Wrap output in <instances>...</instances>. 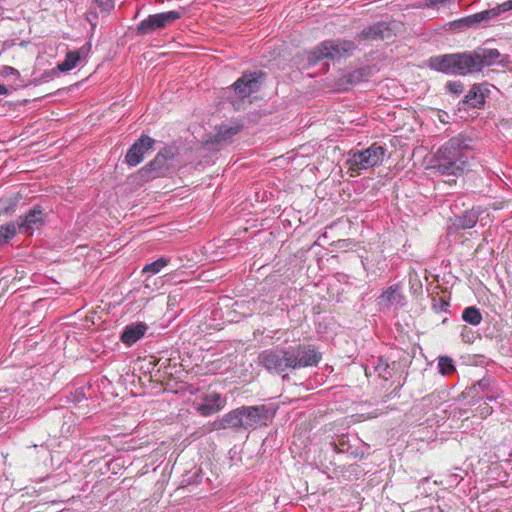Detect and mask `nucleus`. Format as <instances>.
Returning a JSON list of instances; mask_svg holds the SVG:
<instances>
[{"instance_id":"f257e3e1","label":"nucleus","mask_w":512,"mask_h":512,"mask_svg":"<svg viewBox=\"0 0 512 512\" xmlns=\"http://www.w3.org/2000/svg\"><path fill=\"white\" fill-rule=\"evenodd\" d=\"M470 147L461 136L446 141L436 152V171L441 175L462 176L468 169Z\"/></svg>"},{"instance_id":"f03ea898","label":"nucleus","mask_w":512,"mask_h":512,"mask_svg":"<svg viewBox=\"0 0 512 512\" xmlns=\"http://www.w3.org/2000/svg\"><path fill=\"white\" fill-rule=\"evenodd\" d=\"M275 412H272L266 405L241 406L223 415L218 423L220 429H255L260 426H266L273 418Z\"/></svg>"},{"instance_id":"7ed1b4c3","label":"nucleus","mask_w":512,"mask_h":512,"mask_svg":"<svg viewBox=\"0 0 512 512\" xmlns=\"http://www.w3.org/2000/svg\"><path fill=\"white\" fill-rule=\"evenodd\" d=\"M385 157L386 149L376 143L363 151L350 152L346 160V165L349 171H351L350 176L360 175L363 170L381 165Z\"/></svg>"},{"instance_id":"20e7f679","label":"nucleus","mask_w":512,"mask_h":512,"mask_svg":"<svg viewBox=\"0 0 512 512\" xmlns=\"http://www.w3.org/2000/svg\"><path fill=\"white\" fill-rule=\"evenodd\" d=\"M355 49V43L350 40L324 41L309 52L308 61L315 64L324 58L338 60L350 55Z\"/></svg>"},{"instance_id":"39448f33","label":"nucleus","mask_w":512,"mask_h":512,"mask_svg":"<svg viewBox=\"0 0 512 512\" xmlns=\"http://www.w3.org/2000/svg\"><path fill=\"white\" fill-rule=\"evenodd\" d=\"M287 350L288 362L292 370L317 366L322 359V354L312 345L299 344Z\"/></svg>"},{"instance_id":"423d86ee","label":"nucleus","mask_w":512,"mask_h":512,"mask_svg":"<svg viewBox=\"0 0 512 512\" xmlns=\"http://www.w3.org/2000/svg\"><path fill=\"white\" fill-rule=\"evenodd\" d=\"M181 17V12L172 10L158 14L149 15L142 20L137 28V35H147L155 30L163 29Z\"/></svg>"},{"instance_id":"0eeeda50","label":"nucleus","mask_w":512,"mask_h":512,"mask_svg":"<svg viewBox=\"0 0 512 512\" xmlns=\"http://www.w3.org/2000/svg\"><path fill=\"white\" fill-rule=\"evenodd\" d=\"M259 364L271 373L280 374L290 369L288 350L266 349L258 356Z\"/></svg>"},{"instance_id":"6e6552de","label":"nucleus","mask_w":512,"mask_h":512,"mask_svg":"<svg viewBox=\"0 0 512 512\" xmlns=\"http://www.w3.org/2000/svg\"><path fill=\"white\" fill-rule=\"evenodd\" d=\"M483 64V57L475 52L456 53L455 74L467 75L481 71Z\"/></svg>"},{"instance_id":"1a4fd4ad","label":"nucleus","mask_w":512,"mask_h":512,"mask_svg":"<svg viewBox=\"0 0 512 512\" xmlns=\"http://www.w3.org/2000/svg\"><path fill=\"white\" fill-rule=\"evenodd\" d=\"M262 75V72L244 73L242 77L234 82L231 88L239 98L249 97L252 93L259 90L260 77Z\"/></svg>"},{"instance_id":"9d476101","label":"nucleus","mask_w":512,"mask_h":512,"mask_svg":"<svg viewBox=\"0 0 512 512\" xmlns=\"http://www.w3.org/2000/svg\"><path fill=\"white\" fill-rule=\"evenodd\" d=\"M155 140L147 135H142L128 150L125 160L130 166L138 165L144 158V154L152 148Z\"/></svg>"},{"instance_id":"9b49d317","label":"nucleus","mask_w":512,"mask_h":512,"mask_svg":"<svg viewBox=\"0 0 512 512\" xmlns=\"http://www.w3.org/2000/svg\"><path fill=\"white\" fill-rule=\"evenodd\" d=\"M45 219V213L39 206L32 208L25 217L16 226L20 232L32 233L33 230L39 229Z\"/></svg>"},{"instance_id":"f8f14e48","label":"nucleus","mask_w":512,"mask_h":512,"mask_svg":"<svg viewBox=\"0 0 512 512\" xmlns=\"http://www.w3.org/2000/svg\"><path fill=\"white\" fill-rule=\"evenodd\" d=\"M393 35L390 25L386 22L375 23L361 31L358 38L360 40H384Z\"/></svg>"},{"instance_id":"ddd939ff","label":"nucleus","mask_w":512,"mask_h":512,"mask_svg":"<svg viewBox=\"0 0 512 512\" xmlns=\"http://www.w3.org/2000/svg\"><path fill=\"white\" fill-rule=\"evenodd\" d=\"M174 157V152L172 148H164L161 150L154 160H152L147 166L143 169L149 172H152V177H158L163 174V172L167 169L168 160Z\"/></svg>"},{"instance_id":"4468645a","label":"nucleus","mask_w":512,"mask_h":512,"mask_svg":"<svg viewBox=\"0 0 512 512\" xmlns=\"http://www.w3.org/2000/svg\"><path fill=\"white\" fill-rule=\"evenodd\" d=\"M430 66L440 72L446 74H455L456 70V53L435 56L430 58Z\"/></svg>"},{"instance_id":"2eb2a0df","label":"nucleus","mask_w":512,"mask_h":512,"mask_svg":"<svg viewBox=\"0 0 512 512\" xmlns=\"http://www.w3.org/2000/svg\"><path fill=\"white\" fill-rule=\"evenodd\" d=\"M146 327L144 325L127 326L122 333L121 340L128 345H132L138 341L145 333Z\"/></svg>"},{"instance_id":"dca6fc26","label":"nucleus","mask_w":512,"mask_h":512,"mask_svg":"<svg viewBox=\"0 0 512 512\" xmlns=\"http://www.w3.org/2000/svg\"><path fill=\"white\" fill-rule=\"evenodd\" d=\"M80 59V50L69 51L65 56V60L58 65V69L63 72L70 71L77 66Z\"/></svg>"},{"instance_id":"f3484780","label":"nucleus","mask_w":512,"mask_h":512,"mask_svg":"<svg viewBox=\"0 0 512 512\" xmlns=\"http://www.w3.org/2000/svg\"><path fill=\"white\" fill-rule=\"evenodd\" d=\"M465 102L471 104L474 108H480L484 105L485 100L483 94L480 93V89L474 86L465 96Z\"/></svg>"},{"instance_id":"a211bd4d","label":"nucleus","mask_w":512,"mask_h":512,"mask_svg":"<svg viewBox=\"0 0 512 512\" xmlns=\"http://www.w3.org/2000/svg\"><path fill=\"white\" fill-rule=\"evenodd\" d=\"M462 318L465 322L471 324V325H478L482 321V315L479 311V309L475 307H467L462 314Z\"/></svg>"},{"instance_id":"6ab92c4d","label":"nucleus","mask_w":512,"mask_h":512,"mask_svg":"<svg viewBox=\"0 0 512 512\" xmlns=\"http://www.w3.org/2000/svg\"><path fill=\"white\" fill-rule=\"evenodd\" d=\"M17 233V226L15 223H9L0 226V245L7 243Z\"/></svg>"},{"instance_id":"aec40b11","label":"nucleus","mask_w":512,"mask_h":512,"mask_svg":"<svg viewBox=\"0 0 512 512\" xmlns=\"http://www.w3.org/2000/svg\"><path fill=\"white\" fill-rule=\"evenodd\" d=\"M169 263V259L165 257H161L157 259L156 261L146 264L143 268V273H151V274H157L159 273L164 267H166Z\"/></svg>"},{"instance_id":"412c9836","label":"nucleus","mask_w":512,"mask_h":512,"mask_svg":"<svg viewBox=\"0 0 512 512\" xmlns=\"http://www.w3.org/2000/svg\"><path fill=\"white\" fill-rule=\"evenodd\" d=\"M504 9L502 8V4H498L497 6L490 8L488 10H484L478 12V20L479 22L487 21L490 19H494L498 17L500 14L504 13Z\"/></svg>"},{"instance_id":"4be33fe9","label":"nucleus","mask_w":512,"mask_h":512,"mask_svg":"<svg viewBox=\"0 0 512 512\" xmlns=\"http://www.w3.org/2000/svg\"><path fill=\"white\" fill-rule=\"evenodd\" d=\"M399 290H400V285L399 284H394V285H391L390 287H388L380 296V298L383 300V301H386V302H393V301H396L397 297L400 298L401 295L399 293Z\"/></svg>"},{"instance_id":"5701e85b","label":"nucleus","mask_w":512,"mask_h":512,"mask_svg":"<svg viewBox=\"0 0 512 512\" xmlns=\"http://www.w3.org/2000/svg\"><path fill=\"white\" fill-rule=\"evenodd\" d=\"M223 405L221 403H202L198 406V412L203 416H210L222 409Z\"/></svg>"},{"instance_id":"b1692460","label":"nucleus","mask_w":512,"mask_h":512,"mask_svg":"<svg viewBox=\"0 0 512 512\" xmlns=\"http://www.w3.org/2000/svg\"><path fill=\"white\" fill-rule=\"evenodd\" d=\"M478 221V215L474 211L467 212L463 215V217L460 219L459 227L462 229H469L476 225Z\"/></svg>"},{"instance_id":"393cba45","label":"nucleus","mask_w":512,"mask_h":512,"mask_svg":"<svg viewBox=\"0 0 512 512\" xmlns=\"http://www.w3.org/2000/svg\"><path fill=\"white\" fill-rule=\"evenodd\" d=\"M480 23L478 20V14H472L463 18H460L458 20H455L451 25L453 27L459 28V27H470L474 26L476 24Z\"/></svg>"},{"instance_id":"a878e982","label":"nucleus","mask_w":512,"mask_h":512,"mask_svg":"<svg viewBox=\"0 0 512 512\" xmlns=\"http://www.w3.org/2000/svg\"><path fill=\"white\" fill-rule=\"evenodd\" d=\"M438 368H439V372L443 375H448L455 370L452 359L447 356H443V357L439 358Z\"/></svg>"},{"instance_id":"bb28decb","label":"nucleus","mask_w":512,"mask_h":512,"mask_svg":"<svg viewBox=\"0 0 512 512\" xmlns=\"http://www.w3.org/2000/svg\"><path fill=\"white\" fill-rule=\"evenodd\" d=\"M239 131H240L239 126L228 127V128L220 130L217 137L220 140H225L227 138H230V137L236 135Z\"/></svg>"},{"instance_id":"cd10ccee","label":"nucleus","mask_w":512,"mask_h":512,"mask_svg":"<svg viewBox=\"0 0 512 512\" xmlns=\"http://www.w3.org/2000/svg\"><path fill=\"white\" fill-rule=\"evenodd\" d=\"M446 87L454 94H461L464 90L463 84L460 81H450L447 83Z\"/></svg>"},{"instance_id":"c85d7f7f","label":"nucleus","mask_w":512,"mask_h":512,"mask_svg":"<svg viewBox=\"0 0 512 512\" xmlns=\"http://www.w3.org/2000/svg\"><path fill=\"white\" fill-rule=\"evenodd\" d=\"M101 11L108 13L114 8L113 0H95Z\"/></svg>"},{"instance_id":"c756f323","label":"nucleus","mask_w":512,"mask_h":512,"mask_svg":"<svg viewBox=\"0 0 512 512\" xmlns=\"http://www.w3.org/2000/svg\"><path fill=\"white\" fill-rule=\"evenodd\" d=\"M454 0H427L425 6L428 8H438L441 6L450 5Z\"/></svg>"},{"instance_id":"7c9ffc66","label":"nucleus","mask_w":512,"mask_h":512,"mask_svg":"<svg viewBox=\"0 0 512 512\" xmlns=\"http://www.w3.org/2000/svg\"><path fill=\"white\" fill-rule=\"evenodd\" d=\"M478 411L482 418H486L487 416L492 414L493 409L487 403H483L478 407Z\"/></svg>"},{"instance_id":"2f4dec72","label":"nucleus","mask_w":512,"mask_h":512,"mask_svg":"<svg viewBox=\"0 0 512 512\" xmlns=\"http://www.w3.org/2000/svg\"><path fill=\"white\" fill-rule=\"evenodd\" d=\"M2 75L8 77V76H17L19 77L20 73L17 69L11 67V66H4L1 71Z\"/></svg>"},{"instance_id":"473e14b6","label":"nucleus","mask_w":512,"mask_h":512,"mask_svg":"<svg viewBox=\"0 0 512 512\" xmlns=\"http://www.w3.org/2000/svg\"><path fill=\"white\" fill-rule=\"evenodd\" d=\"M221 400V396L219 393L210 392L206 395L205 401L209 403H219Z\"/></svg>"},{"instance_id":"72a5a7b5","label":"nucleus","mask_w":512,"mask_h":512,"mask_svg":"<svg viewBox=\"0 0 512 512\" xmlns=\"http://www.w3.org/2000/svg\"><path fill=\"white\" fill-rule=\"evenodd\" d=\"M501 4H502V8L504 9L505 12L512 10V0H507Z\"/></svg>"},{"instance_id":"f704fd0d","label":"nucleus","mask_w":512,"mask_h":512,"mask_svg":"<svg viewBox=\"0 0 512 512\" xmlns=\"http://www.w3.org/2000/svg\"><path fill=\"white\" fill-rule=\"evenodd\" d=\"M439 303L441 310L445 309L449 305L448 302H446L443 298H439Z\"/></svg>"},{"instance_id":"c9c22d12","label":"nucleus","mask_w":512,"mask_h":512,"mask_svg":"<svg viewBox=\"0 0 512 512\" xmlns=\"http://www.w3.org/2000/svg\"><path fill=\"white\" fill-rule=\"evenodd\" d=\"M503 207V203H493L491 208L494 210L501 209Z\"/></svg>"},{"instance_id":"e433bc0d","label":"nucleus","mask_w":512,"mask_h":512,"mask_svg":"<svg viewBox=\"0 0 512 512\" xmlns=\"http://www.w3.org/2000/svg\"><path fill=\"white\" fill-rule=\"evenodd\" d=\"M7 89L4 85L0 84V95L6 94Z\"/></svg>"}]
</instances>
